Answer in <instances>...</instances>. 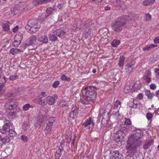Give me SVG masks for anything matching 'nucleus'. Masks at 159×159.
Segmentation results:
<instances>
[{"label": "nucleus", "instance_id": "nucleus-1", "mask_svg": "<svg viewBox=\"0 0 159 159\" xmlns=\"http://www.w3.org/2000/svg\"><path fill=\"white\" fill-rule=\"evenodd\" d=\"M97 89L95 86H88L83 89L84 91L85 95L82 96L80 99L81 102L83 104H88L95 100L96 98V93L95 92Z\"/></svg>", "mask_w": 159, "mask_h": 159}, {"label": "nucleus", "instance_id": "nucleus-2", "mask_svg": "<svg viewBox=\"0 0 159 159\" xmlns=\"http://www.w3.org/2000/svg\"><path fill=\"white\" fill-rule=\"evenodd\" d=\"M137 16L136 15H132L130 16H124L119 17L116 20L115 24L112 26V28L115 31L120 32L122 31L125 24L127 21L133 19L134 16Z\"/></svg>", "mask_w": 159, "mask_h": 159}, {"label": "nucleus", "instance_id": "nucleus-3", "mask_svg": "<svg viewBox=\"0 0 159 159\" xmlns=\"http://www.w3.org/2000/svg\"><path fill=\"white\" fill-rule=\"evenodd\" d=\"M143 136L141 130L140 129H137L135 133L131 135L129 138L128 141L129 143L134 142V143H136L137 145H140L141 142L140 141V139Z\"/></svg>", "mask_w": 159, "mask_h": 159}, {"label": "nucleus", "instance_id": "nucleus-4", "mask_svg": "<svg viewBox=\"0 0 159 159\" xmlns=\"http://www.w3.org/2000/svg\"><path fill=\"white\" fill-rule=\"evenodd\" d=\"M39 28V26L38 25V21L34 19L29 20L25 26L26 29L30 33H35Z\"/></svg>", "mask_w": 159, "mask_h": 159}, {"label": "nucleus", "instance_id": "nucleus-5", "mask_svg": "<svg viewBox=\"0 0 159 159\" xmlns=\"http://www.w3.org/2000/svg\"><path fill=\"white\" fill-rule=\"evenodd\" d=\"M5 133L9 135L11 137H13L15 135L14 128L12 125L8 120H6L2 128Z\"/></svg>", "mask_w": 159, "mask_h": 159}, {"label": "nucleus", "instance_id": "nucleus-6", "mask_svg": "<svg viewBox=\"0 0 159 159\" xmlns=\"http://www.w3.org/2000/svg\"><path fill=\"white\" fill-rule=\"evenodd\" d=\"M139 146L137 145L136 143H134V142L129 143V141H128L126 148L128 150L129 154L126 157V158L129 159V157L130 158L132 157L136 152L137 148Z\"/></svg>", "mask_w": 159, "mask_h": 159}, {"label": "nucleus", "instance_id": "nucleus-7", "mask_svg": "<svg viewBox=\"0 0 159 159\" xmlns=\"http://www.w3.org/2000/svg\"><path fill=\"white\" fill-rule=\"evenodd\" d=\"M47 96L46 95V93L43 92L39 96L34 98V101L35 103L41 105H44L47 104Z\"/></svg>", "mask_w": 159, "mask_h": 159}, {"label": "nucleus", "instance_id": "nucleus-8", "mask_svg": "<svg viewBox=\"0 0 159 159\" xmlns=\"http://www.w3.org/2000/svg\"><path fill=\"white\" fill-rule=\"evenodd\" d=\"M17 102L13 99L9 100L5 105V107L8 110H14L17 108Z\"/></svg>", "mask_w": 159, "mask_h": 159}, {"label": "nucleus", "instance_id": "nucleus-9", "mask_svg": "<svg viewBox=\"0 0 159 159\" xmlns=\"http://www.w3.org/2000/svg\"><path fill=\"white\" fill-rule=\"evenodd\" d=\"M23 39V34L19 33L16 35L15 38V40L13 43V45L15 47H18L21 43Z\"/></svg>", "mask_w": 159, "mask_h": 159}, {"label": "nucleus", "instance_id": "nucleus-10", "mask_svg": "<svg viewBox=\"0 0 159 159\" xmlns=\"http://www.w3.org/2000/svg\"><path fill=\"white\" fill-rule=\"evenodd\" d=\"M37 37L34 35H33L30 38L29 40L27 43L25 44V46L27 47L29 46L33 45L35 44L37 42Z\"/></svg>", "mask_w": 159, "mask_h": 159}, {"label": "nucleus", "instance_id": "nucleus-11", "mask_svg": "<svg viewBox=\"0 0 159 159\" xmlns=\"http://www.w3.org/2000/svg\"><path fill=\"white\" fill-rule=\"evenodd\" d=\"M78 108L75 106H74L71 109V111L69 113V116L70 117L72 118H74L75 116L78 114Z\"/></svg>", "mask_w": 159, "mask_h": 159}, {"label": "nucleus", "instance_id": "nucleus-12", "mask_svg": "<svg viewBox=\"0 0 159 159\" xmlns=\"http://www.w3.org/2000/svg\"><path fill=\"white\" fill-rule=\"evenodd\" d=\"M51 1V0H34L33 3L36 6L47 4Z\"/></svg>", "mask_w": 159, "mask_h": 159}, {"label": "nucleus", "instance_id": "nucleus-13", "mask_svg": "<svg viewBox=\"0 0 159 159\" xmlns=\"http://www.w3.org/2000/svg\"><path fill=\"white\" fill-rule=\"evenodd\" d=\"M2 30L4 31L9 32L10 30V23L9 22L5 21L2 24Z\"/></svg>", "mask_w": 159, "mask_h": 159}, {"label": "nucleus", "instance_id": "nucleus-14", "mask_svg": "<svg viewBox=\"0 0 159 159\" xmlns=\"http://www.w3.org/2000/svg\"><path fill=\"white\" fill-rule=\"evenodd\" d=\"M57 99V97L56 96H54V98L51 96H47V103L48 102L50 105H53L54 104L55 101Z\"/></svg>", "mask_w": 159, "mask_h": 159}, {"label": "nucleus", "instance_id": "nucleus-15", "mask_svg": "<svg viewBox=\"0 0 159 159\" xmlns=\"http://www.w3.org/2000/svg\"><path fill=\"white\" fill-rule=\"evenodd\" d=\"M2 134V135L0 134V140L2 141L3 143L5 144L9 142L11 137L9 135L4 136L3 134Z\"/></svg>", "mask_w": 159, "mask_h": 159}, {"label": "nucleus", "instance_id": "nucleus-16", "mask_svg": "<svg viewBox=\"0 0 159 159\" xmlns=\"http://www.w3.org/2000/svg\"><path fill=\"white\" fill-rule=\"evenodd\" d=\"M94 124V123L93 122V121L92 120V118L90 117H89L86 120L85 122L83 123V125L85 127H86L87 128L89 129L90 127L89 126V125L91 124L93 125Z\"/></svg>", "mask_w": 159, "mask_h": 159}, {"label": "nucleus", "instance_id": "nucleus-17", "mask_svg": "<svg viewBox=\"0 0 159 159\" xmlns=\"http://www.w3.org/2000/svg\"><path fill=\"white\" fill-rule=\"evenodd\" d=\"M151 75V72L149 71H147L144 74L143 78L147 83H148L151 81V79L150 78Z\"/></svg>", "mask_w": 159, "mask_h": 159}, {"label": "nucleus", "instance_id": "nucleus-18", "mask_svg": "<svg viewBox=\"0 0 159 159\" xmlns=\"http://www.w3.org/2000/svg\"><path fill=\"white\" fill-rule=\"evenodd\" d=\"M121 157L120 154L118 151L116 150L113 151L112 156L111 157V159H120Z\"/></svg>", "mask_w": 159, "mask_h": 159}, {"label": "nucleus", "instance_id": "nucleus-19", "mask_svg": "<svg viewBox=\"0 0 159 159\" xmlns=\"http://www.w3.org/2000/svg\"><path fill=\"white\" fill-rule=\"evenodd\" d=\"M134 65L127 64L125 66V70L126 72L128 73H130L133 71Z\"/></svg>", "mask_w": 159, "mask_h": 159}, {"label": "nucleus", "instance_id": "nucleus-20", "mask_svg": "<svg viewBox=\"0 0 159 159\" xmlns=\"http://www.w3.org/2000/svg\"><path fill=\"white\" fill-rule=\"evenodd\" d=\"M38 40L39 41L45 43H47L48 42V38L46 35H41L38 38Z\"/></svg>", "mask_w": 159, "mask_h": 159}, {"label": "nucleus", "instance_id": "nucleus-21", "mask_svg": "<svg viewBox=\"0 0 159 159\" xmlns=\"http://www.w3.org/2000/svg\"><path fill=\"white\" fill-rule=\"evenodd\" d=\"M157 46V45L153 44H150L146 45L145 47L143 48V51H148L152 48H155Z\"/></svg>", "mask_w": 159, "mask_h": 159}, {"label": "nucleus", "instance_id": "nucleus-22", "mask_svg": "<svg viewBox=\"0 0 159 159\" xmlns=\"http://www.w3.org/2000/svg\"><path fill=\"white\" fill-rule=\"evenodd\" d=\"M52 125L46 123V126L44 131L46 134H50Z\"/></svg>", "mask_w": 159, "mask_h": 159}, {"label": "nucleus", "instance_id": "nucleus-23", "mask_svg": "<svg viewBox=\"0 0 159 159\" xmlns=\"http://www.w3.org/2000/svg\"><path fill=\"white\" fill-rule=\"evenodd\" d=\"M145 94L149 99H151L154 95V93H151L150 90L148 89L145 91Z\"/></svg>", "mask_w": 159, "mask_h": 159}, {"label": "nucleus", "instance_id": "nucleus-24", "mask_svg": "<svg viewBox=\"0 0 159 159\" xmlns=\"http://www.w3.org/2000/svg\"><path fill=\"white\" fill-rule=\"evenodd\" d=\"M155 1V0H145L143 2V4L144 6H150L152 5Z\"/></svg>", "mask_w": 159, "mask_h": 159}, {"label": "nucleus", "instance_id": "nucleus-25", "mask_svg": "<svg viewBox=\"0 0 159 159\" xmlns=\"http://www.w3.org/2000/svg\"><path fill=\"white\" fill-rule=\"evenodd\" d=\"M63 151V149L59 148L56 151L55 157L56 159H59L61 155V152Z\"/></svg>", "mask_w": 159, "mask_h": 159}, {"label": "nucleus", "instance_id": "nucleus-26", "mask_svg": "<svg viewBox=\"0 0 159 159\" xmlns=\"http://www.w3.org/2000/svg\"><path fill=\"white\" fill-rule=\"evenodd\" d=\"M125 58L124 56H120L118 62V65L120 67H122L124 66Z\"/></svg>", "mask_w": 159, "mask_h": 159}, {"label": "nucleus", "instance_id": "nucleus-27", "mask_svg": "<svg viewBox=\"0 0 159 159\" xmlns=\"http://www.w3.org/2000/svg\"><path fill=\"white\" fill-rule=\"evenodd\" d=\"M54 9L52 7L48 8L46 9V12L47 14L45 15V17L46 18L48 17L50 15L52 14L53 13V12L54 11Z\"/></svg>", "mask_w": 159, "mask_h": 159}, {"label": "nucleus", "instance_id": "nucleus-28", "mask_svg": "<svg viewBox=\"0 0 159 159\" xmlns=\"http://www.w3.org/2000/svg\"><path fill=\"white\" fill-rule=\"evenodd\" d=\"M21 52V51L19 49L12 48L10 50V53L13 55H14L17 53L18 52Z\"/></svg>", "mask_w": 159, "mask_h": 159}, {"label": "nucleus", "instance_id": "nucleus-29", "mask_svg": "<svg viewBox=\"0 0 159 159\" xmlns=\"http://www.w3.org/2000/svg\"><path fill=\"white\" fill-rule=\"evenodd\" d=\"M120 42L117 39L114 40L111 43V45L114 47H117L120 44Z\"/></svg>", "mask_w": 159, "mask_h": 159}, {"label": "nucleus", "instance_id": "nucleus-30", "mask_svg": "<svg viewBox=\"0 0 159 159\" xmlns=\"http://www.w3.org/2000/svg\"><path fill=\"white\" fill-rule=\"evenodd\" d=\"M121 107V102L119 100L116 101L114 104V109L120 108Z\"/></svg>", "mask_w": 159, "mask_h": 159}, {"label": "nucleus", "instance_id": "nucleus-31", "mask_svg": "<svg viewBox=\"0 0 159 159\" xmlns=\"http://www.w3.org/2000/svg\"><path fill=\"white\" fill-rule=\"evenodd\" d=\"M55 120L56 119L55 117H50L48 119V122L47 123L53 126V124L55 122Z\"/></svg>", "mask_w": 159, "mask_h": 159}, {"label": "nucleus", "instance_id": "nucleus-32", "mask_svg": "<svg viewBox=\"0 0 159 159\" xmlns=\"http://www.w3.org/2000/svg\"><path fill=\"white\" fill-rule=\"evenodd\" d=\"M49 40L52 41H55L57 39V38L54 34H51L49 36Z\"/></svg>", "mask_w": 159, "mask_h": 159}, {"label": "nucleus", "instance_id": "nucleus-33", "mask_svg": "<svg viewBox=\"0 0 159 159\" xmlns=\"http://www.w3.org/2000/svg\"><path fill=\"white\" fill-rule=\"evenodd\" d=\"M152 144V141H149L148 142L145 143L143 145V148L144 149H148L149 147Z\"/></svg>", "mask_w": 159, "mask_h": 159}, {"label": "nucleus", "instance_id": "nucleus-34", "mask_svg": "<svg viewBox=\"0 0 159 159\" xmlns=\"http://www.w3.org/2000/svg\"><path fill=\"white\" fill-rule=\"evenodd\" d=\"M134 103H133V102L132 101H130L128 104V105L129 107L131 108H136L137 107V104H135V105H134Z\"/></svg>", "mask_w": 159, "mask_h": 159}, {"label": "nucleus", "instance_id": "nucleus-35", "mask_svg": "<svg viewBox=\"0 0 159 159\" xmlns=\"http://www.w3.org/2000/svg\"><path fill=\"white\" fill-rule=\"evenodd\" d=\"M152 19V16L149 14H146L145 15L144 20L147 21H148L151 20Z\"/></svg>", "mask_w": 159, "mask_h": 159}, {"label": "nucleus", "instance_id": "nucleus-36", "mask_svg": "<svg viewBox=\"0 0 159 159\" xmlns=\"http://www.w3.org/2000/svg\"><path fill=\"white\" fill-rule=\"evenodd\" d=\"M61 79L62 80H66L70 81L71 80L70 78L67 77L65 75H63L61 76Z\"/></svg>", "mask_w": 159, "mask_h": 159}, {"label": "nucleus", "instance_id": "nucleus-37", "mask_svg": "<svg viewBox=\"0 0 159 159\" xmlns=\"http://www.w3.org/2000/svg\"><path fill=\"white\" fill-rule=\"evenodd\" d=\"M18 76L16 74L11 75L10 76L9 79L10 80L13 81L18 78Z\"/></svg>", "mask_w": 159, "mask_h": 159}, {"label": "nucleus", "instance_id": "nucleus-38", "mask_svg": "<svg viewBox=\"0 0 159 159\" xmlns=\"http://www.w3.org/2000/svg\"><path fill=\"white\" fill-rule=\"evenodd\" d=\"M31 107L29 104H26L23 107V110L25 111L28 110Z\"/></svg>", "mask_w": 159, "mask_h": 159}, {"label": "nucleus", "instance_id": "nucleus-39", "mask_svg": "<svg viewBox=\"0 0 159 159\" xmlns=\"http://www.w3.org/2000/svg\"><path fill=\"white\" fill-rule=\"evenodd\" d=\"M58 33H59V34H57V35L60 37H61L62 36L64 35L66 33L65 32L62 30H59Z\"/></svg>", "mask_w": 159, "mask_h": 159}, {"label": "nucleus", "instance_id": "nucleus-40", "mask_svg": "<svg viewBox=\"0 0 159 159\" xmlns=\"http://www.w3.org/2000/svg\"><path fill=\"white\" fill-rule=\"evenodd\" d=\"M130 88L129 86H126L124 89V92L125 93H127L130 91Z\"/></svg>", "mask_w": 159, "mask_h": 159}, {"label": "nucleus", "instance_id": "nucleus-41", "mask_svg": "<svg viewBox=\"0 0 159 159\" xmlns=\"http://www.w3.org/2000/svg\"><path fill=\"white\" fill-rule=\"evenodd\" d=\"M125 125H129L131 124V122L130 119L128 118H125Z\"/></svg>", "mask_w": 159, "mask_h": 159}, {"label": "nucleus", "instance_id": "nucleus-42", "mask_svg": "<svg viewBox=\"0 0 159 159\" xmlns=\"http://www.w3.org/2000/svg\"><path fill=\"white\" fill-rule=\"evenodd\" d=\"M21 139L24 142H27L28 140L27 137L24 135H22L21 136Z\"/></svg>", "mask_w": 159, "mask_h": 159}, {"label": "nucleus", "instance_id": "nucleus-43", "mask_svg": "<svg viewBox=\"0 0 159 159\" xmlns=\"http://www.w3.org/2000/svg\"><path fill=\"white\" fill-rule=\"evenodd\" d=\"M118 134H116L117 138H119L120 139L121 138L123 137V136H120L119 135V134H123V132L122 131L120 130L117 131V132Z\"/></svg>", "mask_w": 159, "mask_h": 159}, {"label": "nucleus", "instance_id": "nucleus-44", "mask_svg": "<svg viewBox=\"0 0 159 159\" xmlns=\"http://www.w3.org/2000/svg\"><path fill=\"white\" fill-rule=\"evenodd\" d=\"M146 117L148 120H150L152 118V115L151 113H148L147 114Z\"/></svg>", "mask_w": 159, "mask_h": 159}, {"label": "nucleus", "instance_id": "nucleus-45", "mask_svg": "<svg viewBox=\"0 0 159 159\" xmlns=\"http://www.w3.org/2000/svg\"><path fill=\"white\" fill-rule=\"evenodd\" d=\"M60 82L59 81H56L52 84V86L55 88H57Z\"/></svg>", "mask_w": 159, "mask_h": 159}, {"label": "nucleus", "instance_id": "nucleus-46", "mask_svg": "<svg viewBox=\"0 0 159 159\" xmlns=\"http://www.w3.org/2000/svg\"><path fill=\"white\" fill-rule=\"evenodd\" d=\"M150 89L152 90H154L156 88V85L154 84H151L150 85Z\"/></svg>", "mask_w": 159, "mask_h": 159}, {"label": "nucleus", "instance_id": "nucleus-47", "mask_svg": "<svg viewBox=\"0 0 159 159\" xmlns=\"http://www.w3.org/2000/svg\"><path fill=\"white\" fill-rule=\"evenodd\" d=\"M137 98L139 100H141L143 98V94L142 93L139 94L137 97Z\"/></svg>", "mask_w": 159, "mask_h": 159}, {"label": "nucleus", "instance_id": "nucleus-48", "mask_svg": "<svg viewBox=\"0 0 159 159\" xmlns=\"http://www.w3.org/2000/svg\"><path fill=\"white\" fill-rule=\"evenodd\" d=\"M154 42L155 44H157L159 43V37H157L154 40Z\"/></svg>", "mask_w": 159, "mask_h": 159}, {"label": "nucleus", "instance_id": "nucleus-49", "mask_svg": "<svg viewBox=\"0 0 159 159\" xmlns=\"http://www.w3.org/2000/svg\"><path fill=\"white\" fill-rule=\"evenodd\" d=\"M117 3H118L119 5L121 7L122 5V3L123 2H122V0H116Z\"/></svg>", "mask_w": 159, "mask_h": 159}, {"label": "nucleus", "instance_id": "nucleus-50", "mask_svg": "<svg viewBox=\"0 0 159 159\" xmlns=\"http://www.w3.org/2000/svg\"><path fill=\"white\" fill-rule=\"evenodd\" d=\"M19 29V26L18 25L16 26L15 27L13 28L12 31L14 32H16Z\"/></svg>", "mask_w": 159, "mask_h": 159}, {"label": "nucleus", "instance_id": "nucleus-51", "mask_svg": "<svg viewBox=\"0 0 159 159\" xmlns=\"http://www.w3.org/2000/svg\"><path fill=\"white\" fill-rule=\"evenodd\" d=\"M155 71L156 73V76L157 78L159 76V69L156 68L155 69Z\"/></svg>", "mask_w": 159, "mask_h": 159}, {"label": "nucleus", "instance_id": "nucleus-52", "mask_svg": "<svg viewBox=\"0 0 159 159\" xmlns=\"http://www.w3.org/2000/svg\"><path fill=\"white\" fill-rule=\"evenodd\" d=\"M5 85V83H0V92L2 90L3 87Z\"/></svg>", "mask_w": 159, "mask_h": 159}, {"label": "nucleus", "instance_id": "nucleus-53", "mask_svg": "<svg viewBox=\"0 0 159 159\" xmlns=\"http://www.w3.org/2000/svg\"><path fill=\"white\" fill-rule=\"evenodd\" d=\"M91 34V30L90 29L88 30V31L86 33V35L87 37L90 36Z\"/></svg>", "mask_w": 159, "mask_h": 159}, {"label": "nucleus", "instance_id": "nucleus-54", "mask_svg": "<svg viewBox=\"0 0 159 159\" xmlns=\"http://www.w3.org/2000/svg\"><path fill=\"white\" fill-rule=\"evenodd\" d=\"M0 119L2 120H5L6 119L4 117V115L0 113Z\"/></svg>", "mask_w": 159, "mask_h": 159}, {"label": "nucleus", "instance_id": "nucleus-55", "mask_svg": "<svg viewBox=\"0 0 159 159\" xmlns=\"http://www.w3.org/2000/svg\"><path fill=\"white\" fill-rule=\"evenodd\" d=\"M25 124H24L23 125V129L25 131L27 129L29 128V126L28 125H26L25 127Z\"/></svg>", "mask_w": 159, "mask_h": 159}, {"label": "nucleus", "instance_id": "nucleus-56", "mask_svg": "<svg viewBox=\"0 0 159 159\" xmlns=\"http://www.w3.org/2000/svg\"><path fill=\"white\" fill-rule=\"evenodd\" d=\"M103 112V109H100L99 111V116H101L102 115Z\"/></svg>", "mask_w": 159, "mask_h": 159}, {"label": "nucleus", "instance_id": "nucleus-57", "mask_svg": "<svg viewBox=\"0 0 159 159\" xmlns=\"http://www.w3.org/2000/svg\"><path fill=\"white\" fill-rule=\"evenodd\" d=\"M85 158L86 159H93V157L91 155L87 156Z\"/></svg>", "mask_w": 159, "mask_h": 159}, {"label": "nucleus", "instance_id": "nucleus-58", "mask_svg": "<svg viewBox=\"0 0 159 159\" xmlns=\"http://www.w3.org/2000/svg\"><path fill=\"white\" fill-rule=\"evenodd\" d=\"M16 114V112L14 111L10 112H9V114L11 116H13L15 115Z\"/></svg>", "mask_w": 159, "mask_h": 159}, {"label": "nucleus", "instance_id": "nucleus-59", "mask_svg": "<svg viewBox=\"0 0 159 159\" xmlns=\"http://www.w3.org/2000/svg\"><path fill=\"white\" fill-rule=\"evenodd\" d=\"M110 10V7L108 6H107L105 7V11L109 10Z\"/></svg>", "mask_w": 159, "mask_h": 159}, {"label": "nucleus", "instance_id": "nucleus-60", "mask_svg": "<svg viewBox=\"0 0 159 159\" xmlns=\"http://www.w3.org/2000/svg\"><path fill=\"white\" fill-rule=\"evenodd\" d=\"M155 94L157 97H159V90L156 92Z\"/></svg>", "mask_w": 159, "mask_h": 159}, {"label": "nucleus", "instance_id": "nucleus-61", "mask_svg": "<svg viewBox=\"0 0 159 159\" xmlns=\"http://www.w3.org/2000/svg\"><path fill=\"white\" fill-rule=\"evenodd\" d=\"M133 103H134V105H135V104L137 103V105H138L139 102H137V100H134L133 101Z\"/></svg>", "mask_w": 159, "mask_h": 159}, {"label": "nucleus", "instance_id": "nucleus-62", "mask_svg": "<svg viewBox=\"0 0 159 159\" xmlns=\"http://www.w3.org/2000/svg\"><path fill=\"white\" fill-rule=\"evenodd\" d=\"M120 139L119 138H116L115 139V140L117 142H118L120 141Z\"/></svg>", "mask_w": 159, "mask_h": 159}, {"label": "nucleus", "instance_id": "nucleus-63", "mask_svg": "<svg viewBox=\"0 0 159 159\" xmlns=\"http://www.w3.org/2000/svg\"><path fill=\"white\" fill-rule=\"evenodd\" d=\"M57 7H58V8L59 9H62V8H61L62 7H61V5L60 4H59L57 6Z\"/></svg>", "mask_w": 159, "mask_h": 159}, {"label": "nucleus", "instance_id": "nucleus-64", "mask_svg": "<svg viewBox=\"0 0 159 159\" xmlns=\"http://www.w3.org/2000/svg\"><path fill=\"white\" fill-rule=\"evenodd\" d=\"M107 106H109L111 108L112 107H111V105L110 104V103H108V104H107Z\"/></svg>", "mask_w": 159, "mask_h": 159}]
</instances>
